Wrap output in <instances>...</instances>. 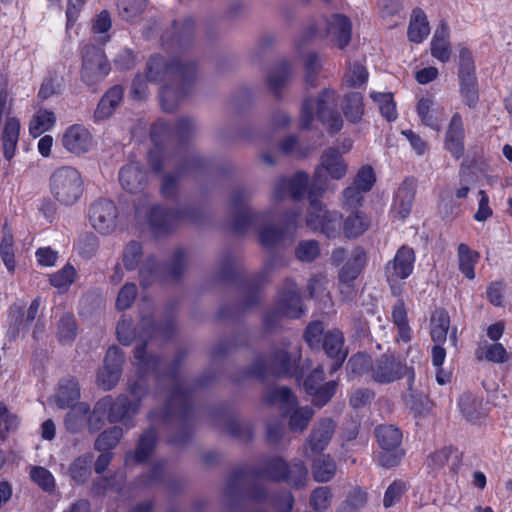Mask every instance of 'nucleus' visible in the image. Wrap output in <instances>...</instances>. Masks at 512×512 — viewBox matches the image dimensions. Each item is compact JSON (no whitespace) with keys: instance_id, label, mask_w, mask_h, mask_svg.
I'll list each match as a JSON object with an SVG mask.
<instances>
[{"instance_id":"obj_1","label":"nucleus","mask_w":512,"mask_h":512,"mask_svg":"<svg viewBox=\"0 0 512 512\" xmlns=\"http://www.w3.org/2000/svg\"><path fill=\"white\" fill-rule=\"evenodd\" d=\"M197 75L196 63L187 57H176L166 61L160 55L152 56L147 63V79L151 82L170 80L179 85L175 89L165 85L160 90V101L164 111L172 112L179 102L188 94L190 85Z\"/></svg>"},{"instance_id":"obj_2","label":"nucleus","mask_w":512,"mask_h":512,"mask_svg":"<svg viewBox=\"0 0 512 512\" xmlns=\"http://www.w3.org/2000/svg\"><path fill=\"white\" fill-rule=\"evenodd\" d=\"M171 126L164 120H158L151 128L150 135L157 148L148 153L150 167L155 173H162L166 168L173 167L175 172H166L161 179L160 190L164 197L173 198L177 195L181 177L192 168L201 164V159L191 153L183 156L180 153L167 155L158 148L163 135L170 133Z\"/></svg>"},{"instance_id":"obj_3","label":"nucleus","mask_w":512,"mask_h":512,"mask_svg":"<svg viewBox=\"0 0 512 512\" xmlns=\"http://www.w3.org/2000/svg\"><path fill=\"white\" fill-rule=\"evenodd\" d=\"M252 197L253 191L247 187H239L232 191L228 206L231 228L236 232L257 228L260 244L273 247L282 240L283 231L267 225L270 213L253 209L249 204Z\"/></svg>"},{"instance_id":"obj_4","label":"nucleus","mask_w":512,"mask_h":512,"mask_svg":"<svg viewBox=\"0 0 512 512\" xmlns=\"http://www.w3.org/2000/svg\"><path fill=\"white\" fill-rule=\"evenodd\" d=\"M135 217L140 228L148 230L155 237L170 233L181 220L197 221L196 211L192 208L165 209L152 203L146 196L137 203Z\"/></svg>"},{"instance_id":"obj_5","label":"nucleus","mask_w":512,"mask_h":512,"mask_svg":"<svg viewBox=\"0 0 512 512\" xmlns=\"http://www.w3.org/2000/svg\"><path fill=\"white\" fill-rule=\"evenodd\" d=\"M327 189L326 179L322 178L319 170L313 177L308 191L310 205L306 216V225L325 234L328 238H336L342 228V215L337 211H329L322 202L317 200Z\"/></svg>"},{"instance_id":"obj_6","label":"nucleus","mask_w":512,"mask_h":512,"mask_svg":"<svg viewBox=\"0 0 512 512\" xmlns=\"http://www.w3.org/2000/svg\"><path fill=\"white\" fill-rule=\"evenodd\" d=\"M336 107V93L331 89H323L316 98H305L300 111L301 127L310 128L317 117L332 133L340 131L343 121Z\"/></svg>"},{"instance_id":"obj_7","label":"nucleus","mask_w":512,"mask_h":512,"mask_svg":"<svg viewBox=\"0 0 512 512\" xmlns=\"http://www.w3.org/2000/svg\"><path fill=\"white\" fill-rule=\"evenodd\" d=\"M164 334L163 329L155 327L149 319H143L141 322V332H136L130 320L123 319L117 325V337L123 345H130L135 338L141 341L135 347L134 357L139 370L143 373L151 370H157L161 365V361L155 356L146 353V338L150 335Z\"/></svg>"},{"instance_id":"obj_8","label":"nucleus","mask_w":512,"mask_h":512,"mask_svg":"<svg viewBox=\"0 0 512 512\" xmlns=\"http://www.w3.org/2000/svg\"><path fill=\"white\" fill-rule=\"evenodd\" d=\"M170 390L167 393L165 405L160 411H153L149 417L152 422H171L182 420L190 409V392L187 383L176 376L175 368L169 373Z\"/></svg>"},{"instance_id":"obj_9","label":"nucleus","mask_w":512,"mask_h":512,"mask_svg":"<svg viewBox=\"0 0 512 512\" xmlns=\"http://www.w3.org/2000/svg\"><path fill=\"white\" fill-rule=\"evenodd\" d=\"M267 401L272 405H279L283 414L289 418V428L293 432L304 431L314 415L312 408L300 407L291 389L287 387H275L266 395Z\"/></svg>"},{"instance_id":"obj_10","label":"nucleus","mask_w":512,"mask_h":512,"mask_svg":"<svg viewBox=\"0 0 512 512\" xmlns=\"http://www.w3.org/2000/svg\"><path fill=\"white\" fill-rule=\"evenodd\" d=\"M84 182L80 172L71 166H62L50 176V192L61 205L72 206L81 198Z\"/></svg>"},{"instance_id":"obj_11","label":"nucleus","mask_w":512,"mask_h":512,"mask_svg":"<svg viewBox=\"0 0 512 512\" xmlns=\"http://www.w3.org/2000/svg\"><path fill=\"white\" fill-rule=\"evenodd\" d=\"M129 393L133 399L120 395L115 400L109 397L108 420L111 423L123 422L127 429L134 426L133 417L140 409V401L146 395L147 386L141 378L129 385Z\"/></svg>"},{"instance_id":"obj_12","label":"nucleus","mask_w":512,"mask_h":512,"mask_svg":"<svg viewBox=\"0 0 512 512\" xmlns=\"http://www.w3.org/2000/svg\"><path fill=\"white\" fill-rule=\"evenodd\" d=\"M296 367V359L286 350L285 346L275 348L265 356L257 357L250 367V372L257 377L283 376L292 374Z\"/></svg>"},{"instance_id":"obj_13","label":"nucleus","mask_w":512,"mask_h":512,"mask_svg":"<svg viewBox=\"0 0 512 512\" xmlns=\"http://www.w3.org/2000/svg\"><path fill=\"white\" fill-rule=\"evenodd\" d=\"M110 65L102 49L86 45L82 50L81 79L87 86H95L109 73Z\"/></svg>"},{"instance_id":"obj_14","label":"nucleus","mask_w":512,"mask_h":512,"mask_svg":"<svg viewBox=\"0 0 512 512\" xmlns=\"http://www.w3.org/2000/svg\"><path fill=\"white\" fill-rule=\"evenodd\" d=\"M91 226L103 235L112 233L117 227L118 209L109 199H98L88 209Z\"/></svg>"},{"instance_id":"obj_15","label":"nucleus","mask_w":512,"mask_h":512,"mask_svg":"<svg viewBox=\"0 0 512 512\" xmlns=\"http://www.w3.org/2000/svg\"><path fill=\"white\" fill-rule=\"evenodd\" d=\"M407 367L394 355H382L371 366V378L380 384H388L401 379Z\"/></svg>"},{"instance_id":"obj_16","label":"nucleus","mask_w":512,"mask_h":512,"mask_svg":"<svg viewBox=\"0 0 512 512\" xmlns=\"http://www.w3.org/2000/svg\"><path fill=\"white\" fill-rule=\"evenodd\" d=\"M324 381L323 367L315 368L312 373L306 378L304 382L305 390L308 394L313 396L312 402L318 407L324 406L335 394L337 388L336 381Z\"/></svg>"},{"instance_id":"obj_17","label":"nucleus","mask_w":512,"mask_h":512,"mask_svg":"<svg viewBox=\"0 0 512 512\" xmlns=\"http://www.w3.org/2000/svg\"><path fill=\"white\" fill-rule=\"evenodd\" d=\"M309 183V176L303 171L296 172L292 177H280L274 182L272 197L283 200L290 196L300 199L305 195Z\"/></svg>"},{"instance_id":"obj_18","label":"nucleus","mask_w":512,"mask_h":512,"mask_svg":"<svg viewBox=\"0 0 512 512\" xmlns=\"http://www.w3.org/2000/svg\"><path fill=\"white\" fill-rule=\"evenodd\" d=\"M124 362V355L122 351L112 346L108 349L104 366L98 373V383L104 390L112 389L119 381L122 365Z\"/></svg>"},{"instance_id":"obj_19","label":"nucleus","mask_w":512,"mask_h":512,"mask_svg":"<svg viewBox=\"0 0 512 512\" xmlns=\"http://www.w3.org/2000/svg\"><path fill=\"white\" fill-rule=\"evenodd\" d=\"M336 424L330 418L321 419L312 428L304 446L303 454L310 458L313 454L322 452L331 441Z\"/></svg>"},{"instance_id":"obj_20","label":"nucleus","mask_w":512,"mask_h":512,"mask_svg":"<svg viewBox=\"0 0 512 512\" xmlns=\"http://www.w3.org/2000/svg\"><path fill=\"white\" fill-rule=\"evenodd\" d=\"M415 262L414 250L408 246H402L396 252L393 260L389 261L385 268L388 282H397L406 279L413 271Z\"/></svg>"},{"instance_id":"obj_21","label":"nucleus","mask_w":512,"mask_h":512,"mask_svg":"<svg viewBox=\"0 0 512 512\" xmlns=\"http://www.w3.org/2000/svg\"><path fill=\"white\" fill-rule=\"evenodd\" d=\"M325 35L340 49L346 47L351 40L352 24L349 18L341 14H334L330 18L323 19Z\"/></svg>"},{"instance_id":"obj_22","label":"nucleus","mask_w":512,"mask_h":512,"mask_svg":"<svg viewBox=\"0 0 512 512\" xmlns=\"http://www.w3.org/2000/svg\"><path fill=\"white\" fill-rule=\"evenodd\" d=\"M344 337L341 331L332 330L325 333L321 346L329 358L332 359L330 373L337 371L347 357V351L343 348Z\"/></svg>"},{"instance_id":"obj_23","label":"nucleus","mask_w":512,"mask_h":512,"mask_svg":"<svg viewBox=\"0 0 512 512\" xmlns=\"http://www.w3.org/2000/svg\"><path fill=\"white\" fill-rule=\"evenodd\" d=\"M277 307L281 314L290 318H298L303 314L301 298L294 281L287 280L284 290L279 294Z\"/></svg>"},{"instance_id":"obj_24","label":"nucleus","mask_w":512,"mask_h":512,"mask_svg":"<svg viewBox=\"0 0 512 512\" xmlns=\"http://www.w3.org/2000/svg\"><path fill=\"white\" fill-rule=\"evenodd\" d=\"M62 143L69 152L80 155L92 146V136L85 127L75 124L65 131Z\"/></svg>"},{"instance_id":"obj_25","label":"nucleus","mask_w":512,"mask_h":512,"mask_svg":"<svg viewBox=\"0 0 512 512\" xmlns=\"http://www.w3.org/2000/svg\"><path fill=\"white\" fill-rule=\"evenodd\" d=\"M119 181L123 189L130 193L142 192L147 184V174L138 162H130L119 172Z\"/></svg>"},{"instance_id":"obj_26","label":"nucleus","mask_w":512,"mask_h":512,"mask_svg":"<svg viewBox=\"0 0 512 512\" xmlns=\"http://www.w3.org/2000/svg\"><path fill=\"white\" fill-rule=\"evenodd\" d=\"M417 113L422 123L439 131L444 119V108L431 97H422L417 104Z\"/></svg>"},{"instance_id":"obj_27","label":"nucleus","mask_w":512,"mask_h":512,"mask_svg":"<svg viewBox=\"0 0 512 512\" xmlns=\"http://www.w3.org/2000/svg\"><path fill=\"white\" fill-rule=\"evenodd\" d=\"M250 484L249 474L244 469L233 471L224 488H223V501L226 504L237 501L244 497L247 493Z\"/></svg>"},{"instance_id":"obj_28","label":"nucleus","mask_w":512,"mask_h":512,"mask_svg":"<svg viewBox=\"0 0 512 512\" xmlns=\"http://www.w3.org/2000/svg\"><path fill=\"white\" fill-rule=\"evenodd\" d=\"M319 170L322 178H327L322 174V171H326L331 178L340 180L347 173V165L345 164L341 154L336 150L329 148L325 150L321 156L320 165L316 168L315 172ZM316 173H314L315 175ZM328 186V183L326 182Z\"/></svg>"},{"instance_id":"obj_29","label":"nucleus","mask_w":512,"mask_h":512,"mask_svg":"<svg viewBox=\"0 0 512 512\" xmlns=\"http://www.w3.org/2000/svg\"><path fill=\"white\" fill-rule=\"evenodd\" d=\"M464 128L462 116L459 113H455L449 123L445 147L456 159H459L464 153Z\"/></svg>"},{"instance_id":"obj_30","label":"nucleus","mask_w":512,"mask_h":512,"mask_svg":"<svg viewBox=\"0 0 512 512\" xmlns=\"http://www.w3.org/2000/svg\"><path fill=\"white\" fill-rule=\"evenodd\" d=\"M173 32H165L162 35V42L168 46H179L180 48L188 46L193 39L194 23L191 19H185L181 22L174 21L172 24Z\"/></svg>"},{"instance_id":"obj_31","label":"nucleus","mask_w":512,"mask_h":512,"mask_svg":"<svg viewBox=\"0 0 512 512\" xmlns=\"http://www.w3.org/2000/svg\"><path fill=\"white\" fill-rule=\"evenodd\" d=\"M416 190V182L411 178L405 179L399 186L395 197V209L401 219L411 212Z\"/></svg>"},{"instance_id":"obj_32","label":"nucleus","mask_w":512,"mask_h":512,"mask_svg":"<svg viewBox=\"0 0 512 512\" xmlns=\"http://www.w3.org/2000/svg\"><path fill=\"white\" fill-rule=\"evenodd\" d=\"M20 123L16 118H9L5 122L2 134V151L6 160L10 161L16 152L19 139Z\"/></svg>"},{"instance_id":"obj_33","label":"nucleus","mask_w":512,"mask_h":512,"mask_svg":"<svg viewBox=\"0 0 512 512\" xmlns=\"http://www.w3.org/2000/svg\"><path fill=\"white\" fill-rule=\"evenodd\" d=\"M80 398V387L78 382L74 378L63 379L59 385V389L56 395V403L59 408L65 409L70 408Z\"/></svg>"},{"instance_id":"obj_34","label":"nucleus","mask_w":512,"mask_h":512,"mask_svg":"<svg viewBox=\"0 0 512 512\" xmlns=\"http://www.w3.org/2000/svg\"><path fill=\"white\" fill-rule=\"evenodd\" d=\"M449 28L442 23L435 31L431 41V54L442 62H447L451 56V46L448 41Z\"/></svg>"},{"instance_id":"obj_35","label":"nucleus","mask_w":512,"mask_h":512,"mask_svg":"<svg viewBox=\"0 0 512 512\" xmlns=\"http://www.w3.org/2000/svg\"><path fill=\"white\" fill-rule=\"evenodd\" d=\"M429 33L430 27L425 13L420 8L414 9L408 26L409 40L421 43Z\"/></svg>"},{"instance_id":"obj_36","label":"nucleus","mask_w":512,"mask_h":512,"mask_svg":"<svg viewBox=\"0 0 512 512\" xmlns=\"http://www.w3.org/2000/svg\"><path fill=\"white\" fill-rule=\"evenodd\" d=\"M88 412L89 405L84 402L70 407L64 420L66 429L73 434L82 431L88 425Z\"/></svg>"},{"instance_id":"obj_37","label":"nucleus","mask_w":512,"mask_h":512,"mask_svg":"<svg viewBox=\"0 0 512 512\" xmlns=\"http://www.w3.org/2000/svg\"><path fill=\"white\" fill-rule=\"evenodd\" d=\"M450 328V317L444 309L435 310L430 319V334L435 343H444Z\"/></svg>"},{"instance_id":"obj_38","label":"nucleus","mask_w":512,"mask_h":512,"mask_svg":"<svg viewBox=\"0 0 512 512\" xmlns=\"http://www.w3.org/2000/svg\"><path fill=\"white\" fill-rule=\"evenodd\" d=\"M365 253L361 249L353 251L352 256L339 271L340 283L353 282L365 265Z\"/></svg>"},{"instance_id":"obj_39","label":"nucleus","mask_w":512,"mask_h":512,"mask_svg":"<svg viewBox=\"0 0 512 512\" xmlns=\"http://www.w3.org/2000/svg\"><path fill=\"white\" fill-rule=\"evenodd\" d=\"M156 440V430L153 427L147 429L139 438L135 452L126 458V462L130 457L138 463L146 461L155 449Z\"/></svg>"},{"instance_id":"obj_40","label":"nucleus","mask_w":512,"mask_h":512,"mask_svg":"<svg viewBox=\"0 0 512 512\" xmlns=\"http://www.w3.org/2000/svg\"><path fill=\"white\" fill-rule=\"evenodd\" d=\"M374 433L382 450H395L402 442L401 431L393 425H379Z\"/></svg>"},{"instance_id":"obj_41","label":"nucleus","mask_w":512,"mask_h":512,"mask_svg":"<svg viewBox=\"0 0 512 512\" xmlns=\"http://www.w3.org/2000/svg\"><path fill=\"white\" fill-rule=\"evenodd\" d=\"M30 325L31 324L26 321L24 316V307L19 304L12 305L8 315V338L10 340H15L20 333L26 332Z\"/></svg>"},{"instance_id":"obj_42","label":"nucleus","mask_w":512,"mask_h":512,"mask_svg":"<svg viewBox=\"0 0 512 512\" xmlns=\"http://www.w3.org/2000/svg\"><path fill=\"white\" fill-rule=\"evenodd\" d=\"M291 76V67L288 62L283 61L273 67L266 76L268 89L278 95Z\"/></svg>"},{"instance_id":"obj_43","label":"nucleus","mask_w":512,"mask_h":512,"mask_svg":"<svg viewBox=\"0 0 512 512\" xmlns=\"http://www.w3.org/2000/svg\"><path fill=\"white\" fill-rule=\"evenodd\" d=\"M458 405L461 414L468 421H476L485 414L482 399L471 393L462 394L459 398Z\"/></svg>"},{"instance_id":"obj_44","label":"nucleus","mask_w":512,"mask_h":512,"mask_svg":"<svg viewBox=\"0 0 512 512\" xmlns=\"http://www.w3.org/2000/svg\"><path fill=\"white\" fill-rule=\"evenodd\" d=\"M123 97V89L120 86L112 87L100 100L95 111L97 119L109 117L114 109L120 104Z\"/></svg>"},{"instance_id":"obj_45","label":"nucleus","mask_w":512,"mask_h":512,"mask_svg":"<svg viewBox=\"0 0 512 512\" xmlns=\"http://www.w3.org/2000/svg\"><path fill=\"white\" fill-rule=\"evenodd\" d=\"M93 455L86 453L77 457L69 466V475L72 480L78 484L83 485L87 482L91 475V464Z\"/></svg>"},{"instance_id":"obj_46","label":"nucleus","mask_w":512,"mask_h":512,"mask_svg":"<svg viewBox=\"0 0 512 512\" xmlns=\"http://www.w3.org/2000/svg\"><path fill=\"white\" fill-rule=\"evenodd\" d=\"M78 327L74 316L70 313L64 314L56 325V336L63 345H70L76 339Z\"/></svg>"},{"instance_id":"obj_47","label":"nucleus","mask_w":512,"mask_h":512,"mask_svg":"<svg viewBox=\"0 0 512 512\" xmlns=\"http://www.w3.org/2000/svg\"><path fill=\"white\" fill-rule=\"evenodd\" d=\"M459 269L460 271L470 280L475 277V264L478 261L479 254L476 251L470 249V247L461 243L458 245L457 250Z\"/></svg>"},{"instance_id":"obj_48","label":"nucleus","mask_w":512,"mask_h":512,"mask_svg":"<svg viewBox=\"0 0 512 512\" xmlns=\"http://www.w3.org/2000/svg\"><path fill=\"white\" fill-rule=\"evenodd\" d=\"M342 110L349 121L359 122L364 114L362 95L358 92L347 94L343 100Z\"/></svg>"},{"instance_id":"obj_49","label":"nucleus","mask_w":512,"mask_h":512,"mask_svg":"<svg viewBox=\"0 0 512 512\" xmlns=\"http://www.w3.org/2000/svg\"><path fill=\"white\" fill-rule=\"evenodd\" d=\"M336 472V464L329 455H322L315 460L312 466V473L315 481L328 482Z\"/></svg>"},{"instance_id":"obj_50","label":"nucleus","mask_w":512,"mask_h":512,"mask_svg":"<svg viewBox=\"0 0 512 512\" xmlns=\"http://www.w3.org/2000/svg\"><path fill=\"white\" fill-rule=\"evenodd\" d=\"M109 396L100 399L94 406L93 410L88 412V426L91 432L100 430L106 418L109 415Z\"/></svg>"},{"instance_id":"obj_51","label":"nucleus","mask_w":512,"mask_h":512,"mask_svg":"<svg viewBox=\"0 0 512 512\" xmlns=\"http://www.w3.org/2000/svg\"><path fill=\"white\" fill-rule=\"evenodd\" d=\"M56 117L52 111L39 110L31 119L29 132L33 137H38L42 133L50 130L55 124Z\"/></svg>"},{"instance_id":"obj_52","label":"nucleus","mask_w":512,"mask_h":512,"mask_svg":"<svg viewBox=\"0 0 512 512\" xmlns=\"http://www.w3.org/2000/svg\"><path fill=\"white\" fill-rule=\"evenodd\" d=\"M0 255L2 261L9 271L15 269L13 234L11 228L5 224L2 227V239L0 243Z\"/></svg>"},{"instance_id":"obj_53","label":"nucleus","mask_w":512,"mask_h":512,"mask_svg":"<svg viewBox=\"0 0 512 512\" xmlns=\"http://www.w3.org/2000/svg\"><path fill=\"white\" fill-rule=\"evenodd\" d=\"M369 222L360 211H351L346 220L342 221V227L347 237H357L368 228Z\"/></svg>"},{"instance_id":"obj_54","label":"nucleus","mask_w":512,"mask_h":512,"mask_svg":"<svg viewBox=\"0 0 512 512\" xmlns=\"http://www.w3.org/2000/svg\"><path fill=\"white\" fill-rule=\"evenodd\" d=\"M76 270L71 264H66L61 270L50 274V284L61 292H66L75 282Z\"/></svg>"},{"instance_id":"obj_55","label":"nucleus","mask_w":512,"mask_h":512,"mask_svg":"<svg viewBox=\"0 0 512 512\" xmlns=\"http://www.w3.org/2000/svg\"><path fill=\"white\" fill-rule=\"evenodd\" d=\"M288 465L280 457L268 459L261 472L263 477L274 481H284L287 478Z\"/></svg>"},{"instance_id":"obj_56","label":"nucleus","mask_w":512,"mask_h":512,"mask_svg":"<svg viewBox=\"0 0 512 512\" xmlns=\"http://www.w3.org/2000/svg\"><path fill=\"white\" fill-rule=\"evenodd\" d=\"M370 97L378 104L380 113L388 120L397 118L396 105L392 93L372 92Z\"/></svg>"},{"instance_id":"obj_57","label":"nucleus","mask_w":512,"mask_h":512,"mask_svg":"<svg viewBox=\"0 0 512 512\" xmlns=\"http://www.w3.org/2000/svg\"><path fill=\"white\" fill-rule=\"evenodd\" d=\"M123 436L122 428L114 426L102 432L96 439L94 447L98 451H108L114 448Z\"/></svg>"},{"instance_id":"obj_58","label":"nucleus","mask_w":512,"mask_h":512,"mask_svg":"<svg viewBox=\"0 0 512 512\" xmlns=\"http://www.w3.org/2000/svg\"><path fill=\"white\" fill-rule=\"evenodd\" d=\"M460 93L469 108H476L479 101L476 78L460 79Z\"/></svg>"},{"instance_id":"obj_59","label":"nucleus","mask_w":512,"mask_h":512,"mask_svg":"<svg viewBox=\"0 0 512 512\" xmlns=\"http://www.w3.org/2000/svg\"><path fill=\"white\" fill-rule=\"evenodd\" d=\"M364 191H360L357 186L349 185L342 192L341 205L344 209L350 211H358L362 205Z\"/></svg>"},{"instance_id":"obj_60","label":"nucleus","mask_w":512,"mask_h":512,"mask_svg":"<svg viewBox=\"0 0 512 512\" xmlns=\"http://www.w3.org/2000/svg\"><path fill=\"white\" fill-rule=\"evenodd\" d=\"M118 9L120 16L132 21L137 18L145 9V0H118Z\"/></svg>"},{"instance_id":"obj_61","label":"nucleus","mask_w":512,"mask_h":512,"mask_svg":"<svg viewBox=\"0 0 512 512\" xmlns=\"http://www.w3.org/2000/svg\"><path fill=\"white\" fill-rule=\"evenodd\" d=\"M305 69V82L307 85L315 86L316 78L322 68L321 60L315 53H308L303 57Z\"/></svg>"},{"instance_id":"obj_62","label":"nucleus","mask_w":512,"mask_h":512,"mask_svg":"<svg viewBox=\"0 0 512 512\" xmlns=\"http://www.w3.org/2000/svg\"><path fill=\"white\" fill-rule=\"evenodd\" d=\"M284 481L297 488L303 487L307 481V468L304 463L302 461H296L289 465L287 478H285Z\"/></svg>"},{"instance_id":"obj_63","label":"nucleus","mask_w":512,"mask_h":512,"mask_svg":"<svg viewBox=\"0 0 512 512\" xmlns=\"http://www.w3.org/2000/svg\"><path fill=\"white\" fill-rule=\"evenodd\" d=\"M98 247V237L93 233H85L81 235L77 242V250L79 254L86 259L93 257L96 254Z\"/></svg>"},{"instance_id":"obj_64","label":"nucleus","mask_w":512,"mask_h":512,"mask_svg":"<svg viewBox=\"0 0 512 512\" xmlns=\"http://www.w3.org/2000/svg\"><path fill=\"white\" fill-rule=\"evenodd\" d=\"M332 493L329 487L316 488L310 497V505L318 512H325L331 504Z\"/></svg>"}]
</instances>
